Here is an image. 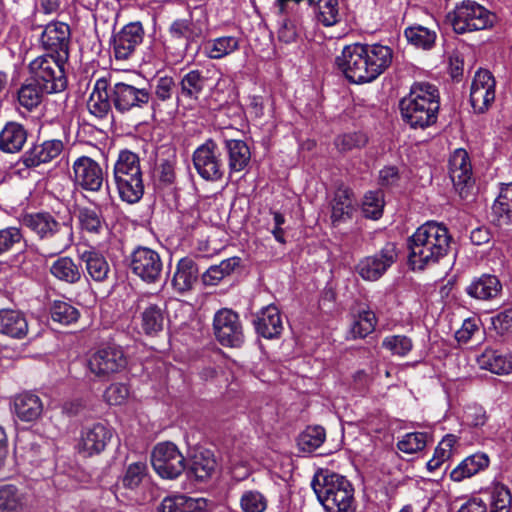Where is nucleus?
I'll return each mask as SVG.
<instances>
[{"label": "nucleus", "instance_id": "obj_32", "mask_svg": "<svg viewBox=\"0 0 512 512\" xmlns=\"http://www.w3.org/2000/svg\"><path fill=\"white\" fill-rule=\"evenodd\" d=\"M466 293L478 300L497 298L502 292V284L496 275L482 274L475 277L465 288Z\"/></svg>", "mask_w": 512, "mask_h": 512}, {"label": "nucleus", "instance_id": "obj_20", "mask_svg": "<svg viewBox=\"0 0 512 512\" xmlns=\"http://www.w3.org/2000/svg\"><path fill=\"white\" fill-rule=\"evenodd\" d=\"M495 100V79L488 70L476 72L471 84L470 103L476 113L485 112Z\"/></svg>", "mask_w": 512, "mask_h": 512}, {"label": "nucleus", "instance_id": "obj_23", "mask_svg": "<svg viewBox=\"0 0 512 512\" xmlns=\"http://www.w3.org/2000/svg\"><path fill=\"white\" fill-rule=\"evenodd\" d=\"M112 438L111 429L97 422L82 428L78 450L88 456L101 453Z\"/></svg>", "mask_w": 512, "mask_h": 512}, {"label": "nucleus", "instance_id": "obj_31", "mask_svg": "<svg viewBox=\"0 0 512 512\" xmlns=\"http://www.w3.org/2000/svg\"><path fill=\"white\" fill-rule=\"evenodd\" d=\"M28 131L16 121L7 122L0 131V150L4 153H18L27 142Z\"/></svg>", "mask_w": 512, "mask_h": 512}, {"label": "nucleus", "instance_id": "obj_4", "mask_svg": "<svg viewBox=\"0 0 512 512\" xmlns=\"http://www.w3.org/2000/svg\"><path fill=\"white\" fill-rule=\"evenodd\" d=\"M209 30V16L206 8L196 6L186 17L173 19L166 30V48L175 49L177 55L183 57L188 50Z\"/></svg>", "mask_w": 512, "mask_h": 512}, {"label": "nucleus", "instance_id": "obj_61", "mask_svg": "<svg viewBox=\"0 0 512 512\" xmlns=\"http://www.w3.org/2000/svg\"><path fill=\"white\" fill-rule=\"evenodd\" d=\"M240 505L244 512H264L267 508V499L258 491H246L240 499Z\"/></svg>", "mask_w": 512, "mask_h": 512}, {"label": "nucleus", "instance_id": "obj_53", "mask_svg": "<svg viewBox=\"0 0 512 512\" xmlns=\"http://www.w3.org/2000/svg\"><path fill=\"white\" fill-rule=\"evenodd\" d=\"M147 476V464L141 461L134 462L127 467L121 479V482L124 488L134 490L141 485V483L147 478Z\"/></svg>", "mask_w": 512, "mask_h": 512}, {"label": "nucleus", "instance_id": "obj_49", "mask_svg": "<svg viewBox=\"0 0 512 512\" xmlns=\"http://www.w3.org/2000/svg\"><path fill=\"white\" fill-rule=\"evenodd\" d=\"M377 319L375 313L370 310L359 311L353 317L350 334L353 339L365 338L375 330Z\"/></svg>", "mask_w": 512, "mask_h": 512}, {"label": "nucleus", "instance_id": "obj_22", "mask_svg": "<svg viewBox=\"0 0 512 512\" xmlns=\"http://www.w3.org/2000/svg\"><path fill=\"white\" fill-rule=\"evenodd\" d=\"M144 29L140 22H131L113 35L112 45L117 60H127L142 43Z\"/></svg>", "mask_w": 512, "mask_h": 512}, {"label": "nucleus", "instance_id": "obj_19", "mask_svg": "<svg viewBox=\"0 0 512 512\" xmlns=\"http://www.w3.org/2000/svg\"><path fill=\"white\" fill-rule=\"evenodd\" d=\"M74 182L83 190L98 192L105 181L100 164L88 156L77 158L73 165Z\"/></svg>", "mask_w": 512, "mask_h": 512}, {"label": "nucleus", "instance_id": "obj_52", "mask_svg": "<svg viewBox=\"0 0 512 512\" xmlns=\"http://www.w3.org/2000/svg\"><path fill=\"white\" fill-rule=\"evenodd\" d=\"M405 36L409 43L424 50L431 49L436 40V32L424 26H413L405 30Z\"/></svg>", "mask_w": 512, "mask_h": 512}, {"label": "nucleus", "instance_id": "obj_44", "mask_svg": "<svg viewBox=\"0 0 512 512\" xmlns=\"http://www.w3.org/2000/svg\"><path fill=\"white\" fill-rule=\"evenodd\" d=\"M78 220L83 231L99 235L107 229V223L100 209L82 207L78 211Z\"/></svg>", "mask_w": 512, "mask_h": 512}, {"label": "nucleus", "instance_id": "obj_42", "mask_svg": "<svg viewBox=\"0 0 512 512\" xmlns=\"http://www.w3.org/2000/svg\"><path fill=\"white\" fill-rule=\"evenodd\" d=\"M208 78L203 71L193 69L185 73L179 82V94L190 100H197L206 88Z\"/></svg>", "mask_w": 512, "mask_h": 512}, {"label": "nucleus", "instance_id": "obj_64", "mask_svg": "<svg viewBox=\"0 0 512 512\" xmlns=\"http://www.w3.org/2000/svg\"><path fill=\"white\" fill-rule=\"evenodd\" d=\"M23 235L20 228L7 227L0 230V255L10 251L15 244L20 243Z\"/></svg>", "mask_w": 512, "mask_h": 512}, {"label": "nucleus", "instance_id": "obj_38", "mask_svg": "<svg viewBox=\"0 0 512 512\" xmlns=\"http://www.w3.org/2000/svg\"><path fill=\"white\" fill-rule=\"evenodd\" d=\"M14 412L24 422L37 420L43 412L41 399L32 393H23L14 399Z\"/></svg>", "mask_w": 512, "mask_h": 512}, {"label": "nucleus", "instance_id": "obj_1", "mask_svg": "<svg viewBox=\"0 0 512 512\" xmlns=\"http://www.w3.org/2000/svg\"><path fill=\"white\" fill-rule=\"evenodd\" d=\"M451 236L441 223L429 221L407 239L408 263L413 270L438 263L450 249Z\"/></svg>", "mask_w": 512, "mask_h": 512}, {"label": "nucleus", "instance_id": "obj_21", "mask_svg": "<svg viewBox=\"0 0 512 512\" xmlns=\"http://www.w3.org/2000/svg\"><path fill=\"white\" fill-rule=\"evenodd\" d=\"M136 314L135 319L144 334L154 336L163 330L166 316L160 305L150 302L144 296L139 297L136 301Z\"/></svg>", "mask_w": 512, "mask_h": 512}, {"label": "nucleus", "instance_id": "obj_17", "mask_svg": "<svg viewBox=\"0 0 512 512\" xmlns=\"http://www.w3.org/2000/svg\"><path fill=\"white\" fill-rule=\"evenodd\" d=\"M213 332L218 342L227 347H240L244 342L243 328L236 312L218 310L213 318Z\"/></svg>", "mask_w": 512, "mask_h": 512}, {"label": "nucleus", "instance_id": "obj_63", "mask_svg": "<svg viewBox=\"0 0 512 512\" xmlns=\"http://www.w3.org/2000/svg\"><path fill=\"white\" fill-rule=\"evenodd\" d=\"M129 395L130 389L123 383L111 384L104 393L105 400L110 405H122L128 399Z\"/></svg>", "mask_w": 512, "mask_h": 512}, {"label": "nucleus", "instance_id": "obj_41", "mask_svg": "<svg viewBox=\"0 0 512 512\" xmlns=\"http://www.w3.org/2000/svg\"><path fill=\"white\" fill-rule=\"evenodd\" d=\"M489 465V457L485 453H475L462 460L450 473V478L455 482H461Z\"/></svg>", "mask_w": 512, "mask_h": 512}, {"label": "nucleus", "instance_id": "obj_30", "mask_svg": "<svg viewBox=\"0 0 512 512\" xmlns=\"http://www.w3.org/2000/svg\"><path fill=\"white\" fill-rule=\"evenodd\" d=\"M208 500L193 498L185 494L166 496L158 505L157 512H200L206 509Z\"/></svg>", "mask_w": 512, "mask_h": 512}, {"label": "nucleus", "instance_id": "obj_15", "mask_svg": "<svg viewBox=\"0 0 512 512\" xmlns=\"http://www.w3.org/2000/svg\"><path fill=\"white\" fill-rule=\"evenodd\" d=\"M155 472L164 479H176L185 471V458L171 442L158 443L151 455Z\"/></svg>", "mask_w": 512, "mask_h": 512}, {"label": "nucleus", "instance_id": "obj_3", "mask_svg": "<svg viewBox=\"0 0 512 512\" xmlns=\"http://www.w3.org/2000/svg\"><path fill=\"white\" fill-rule=\"evenodd\" d=\"M402 120L413 129L436 123L440 109L438 88L428 82H415L399 102Z\"/></svg>", "mask_w": 512, "mask_h": 512}, {"label": "nucleus", "instance_id": "obj_39", "mask_svg": "<svg viewBox=\"0 0 512 512\" xmlns=\"http://www.w3.org/2000/svg\"><path fill=\"white\" fill-rule=\"evenodd\" d=\"M240 42L241 39L236 36H220L206 41L203 53L209 59L219 60L239 50Z\"/></svg>", "mask_w": 512, "mask_h": 512}, {"label": "nucleus", "instance_id": "obj_54", "mask_svg": "<svg viewBox=\"0 0 512 512\" xmlns=\"http://www.w3.org/2000/svg\"><path fill=\"white\" fill-rule=\"evenodd\" d=\"M316 19L326 27L339 21L338 0H319L316 6Z\"/></svg>", "mask_w": 512, "mask_h": 512}, {"label": "nucleus", "instance_id": "obj_13", "mask_svg": "<svg viewBox=\"0 0 512 512\" xmlns=\"http://www.w3.org/2000/svg\"><path fill=\"white\" fill-rule=\"evenodd\" d=\"M193 164L201 178L216 182L223 178L225 166L221 150L213 139H207L193 153Z\"/></svg>", "mask_w": 512, "mask_h": 512}, {"label": "nucleus", "instance_id": "obj_7", "mask_svg": "<svg viewBox=\"0 0 512 512\" xmlns=\"http://www.w3.org/2000/svg\"><path fill=\"white\" fill-rule=\"evenodd\" d=\"M336 65L346 79L355 84L369 83L377 79L376 72L371 67L369 53L364 44L353 43L346 45L341 55L336 57Z\"/></svg>", "mask_w": 512, "mask_h": 512}, {"label": "nucleus", "instance_id": "obj_26", "mask_svg": "<svg viewBox=\"0 0 512 512\" xmlns=\"http://www.w3.org/2000/svg\"><path fill=\"white\" fill-rule=\"evenodd\" d=\"M63 142L58 139L44 141L34 145L22 156L20 161L26 168H34L40 164L51 162L57 158L63 150Z\"/></svg>", "mask_w": 512, "mask_h": 512}, {"label": "nucleus", "instance_id": "obj_59", "mask_svg": "<svg viewBox=\"0 0 512 512\" xmlns=\"http://www.w3.org/2000/svg\"><path fill=\"white\" fill-rule=\"evenodd\" d=\"M277 8L279 6L276 4ZM288 13V4L286 5L285 13H281L280 9H278V15L280 17L278 22V30L277 35L278 39L286 44L292 43L296 40L298 36V28L295 20L289 18L287 16Z\"/></svg>", "mask_w": 512, "mask_h": 512}, {"label": "nucleus", "instance_id": "obj_25", "mask_svg": "<svg viewBox=\"0 0 512 512\" xmlns=\"http://www.w3.org/2000/svg\"><path fill=\"white\" fill-rule=\"evenodd\" d=\"M331 222L334 226L350 220L356 207V199L352 189L339 186L330 202Z\"/></svg>", "mask_w": 512, "mask_h": 512}, {"label": "nucleus", "instance_id": "obj_16", "mask_svg": "<svg viewBox=\"0 0 512 512\" xmlns=\"http://www.w3.org/2000/svg\"><path fill=\"white\" fill-rule=\"evenodd\" d=\"M398 252L394 243H386L381 250L359 260L355 270L365 281L379 280L397 261Z\"/></svg>", "mask_w": 512, "mask_h": 512}, {"label": "nucleus", "instance_id": "obj_43", "mask_svg": "<svg viewBox=\"0 0 512 512\" xmlns=\"http://www.w3.org/2000/svg\"><path fill=\"white\" fill-rule=\"evenodd\" d=\"M482 368L494 374H509L512 372V358L493 349H486L479 357Z\"/></svg>", "mask_w": 512, "mask_h": 512}, {"label": "nucleus", "instance_id": "obj_47", "mask_svg": "<svg viewBox=\"0 0 512 512\" xmlns=\"http://www.w3.org/2000/svg\"><path fill=\"white\" fill-rule=\"evenodd\" d=\"M16 450L21 453L24 460L32 465H39L48 454L46 446H42L36 441L35 436L28 435L27 439H20L16 445Z\"/></svg>", "mask_w": 512, "mask_h": 512}, {"label": "nucleus", "instance_id": "obj_35", "mask_svg": "<svg viewBox=\"0 0 512 512\" xmlns=\"http://www.w3.org/2000/svg\"><path fill=\"white\" fill-rule=\"evenodd\" d=\"M50 274L66 284H77L81 281L83 271L80 263L70 256L58 257L49 268Z\"/></svg>", "mask_w": 512, "mask_h": 512}, {"label": "nucleus", "instance_id": "obj_29", "mask_svg": "<svg viewBox=\"0 0 512 512\" xmlns=\"http://www.w3.org/2000/svg\"><path fill=\"white\" fill-rule=\"evenodd\" d=\"M253 323L257 333L267 339L279 337L283 330L280 312L274 305L263 308Z\"/></svg>", "mask_w": 512, "mask_h": 512}, {"label": "nucleus", "instance_id": "obj_60", "mask_svg": "<svg viewBox=\"0 0 512 512\" xmlns=\"http://www.w3.org/2000/svg\"><path fill=\"white\" fill-rule=\"evenodd\" d=\"M368 139L362 132H350L339 135L334 140V145L339 152H348L366 145Z\"/></svg>", "mask_w": 512, "mask_h": 512}, {"label": "nucleus", "instance_id": "obj_62", "mask_svg": "<svg viewBox=\"0 0 512 512\" xmlns=\"http://www.w3.org/2000/svg\"><path fill=\"white\" fill-rule=\"evenodd\" d=\"M488 416L486 410L478 404L467 405L464 414L463 421L472 427H482L486 424Z\"/></svg>", "mask_w": 512, "mask_h": 512}, {"label": "nucleus", "instance_id": "obj_27", "mask_svg": "<svg viewBox=\"0 0 512 512\" xmlns=\"http://www.w3.org/2000/svg\"><path fill=\"white\" fill-rule=\"evenodd\" d=\"M449 174L453 185L463 197L465 188L472 181V167L468 153L464 149H457L452 154L449 160Z\"/></svg>", "mask_w": 512, "mask_h": 512}, {"label": "nucleus", "instance_id": "obj_50", "mask_svg": "<svg viewBox=\"0 0 512 512\" xmlns=\"http://www.w3.org/2000/svg\"><path fill=\"white\" fill-rule=\"evenodd\" d=\"M23 506L24 495L16 486H0V512H19Z\"/></svg>", "mask_w": 512, "mask_h": 512}, {"label": "nucleus", "instance_id": "obj_58", "mask_svg": "<svg viewBox=\"0 0 512 512\" xmlns=\"http://www.w3.org/2000/svg\"><path fill=\"white\" fill-rule=\"evenodd\" d=\"M384 207L383 193L382 191H369L365 194L362 211L365 217L371 219H378L382 216Z\"/></svg>", "mask_w": 512, "mask_h": 512}, {"label": "nucleus", "instance_id": "obj_56", "mask_svg": "<svg viewBox=\"0 0 512 512\" xmlns=\"http://www.w3.org/2000/svg\"><path fill=\"white\" fill-rule=\"evenodd\" d=\"M382 347L392 355L404 357L412 350L413 342L406 335H389L383 339Z\"/></svg>", "mask_w": 512, "mask_h": 512}, {"label": "nucleus", "instance_id": "obj_51", "mask_svg": "<svg viewBox=\"0 0 512 512\" xmlns=\"http://www.w3.org/2000/svg\"><path fill=\"white\" fill-rule=\"evenodd\" d=\"M325 438L326 432L322 426H308L298 436V446L304 452H312L323 444Z\"/></svg>", "mask_w": 512, "mask_h": 512}, {"label": "nucleus", "instance_id": "obj_14", "mask_svg": "<svg viewBox=\"0 0 512 512\" xmlns=\"http://www.w3.org/2000/svg\"><path fill=\"white\" fill-rule=\"evenodd\" d=\"M128 267L143 282L153 284L161 279L163 261L157 251L138 246L128 257Z\"/></svg>", "mask_w": 512, "mask_h": 512}, {"label": "nucleus", "instance_id": "obj_12", "mask_svg": "<svg viewBox=\"0 0 512 512\" xmlns=\"http://www.w3.org/2000/svg\"><path fill=\"white\" fill-rule=\"evenodd\" d=\"M109 95L115 110L126 114L147 107L152 100V94L148 87L119 81L109 89Z\"/></svg>", "mask_w": 512, "mask_h": 512}, {"label": "nucleus", "instance_id": "obj_2", "mask_svg": "<svg viewBox=\"0 0 512 512\" xmlns=\"http://www.w3.org/2000/svg\"><path fill=\"white\" fill-rule=\"evenodd\" d=\"M21 224L41 243V255L53 257L67 251L74 243L72 220L59 221L47 211L25 213Z\"/></svg>", "mask_w": 512, "mask_h": 512}, {"label": "nucleus", "instance_id": "obj_5", "mask_svg": "<svg viewBox=\"0 0 512 512\" xmlns=\"http://www.w3.org/2000/svg\"><path fill=\"white\" fill-rule=\"evenodd\" d=\"M311 487L326 512L354 511V489L346 477L321 470L314 475Z\"/></svg>", "mask_w": 512, "mask_h": 512}, {"label": "nucleus", "instance_id": "obj_33", "mask_svg": "<svg viewBox=\"0 0 512 512\" xmlns=\"http://www.w3.org/2000/svg\"><path fill=\"white\" fill-rule=\"evenodd\" d=\"M80 261L85 265L87 276L97 283L108 280L111 269L106 257L95 249L85 250L80 254Z\"/></svg>", "mask_w": 512, "mask_h": 512}, {"label": "nucleus", "instance_id": "obj_45", "mask_svg": "<svg viewBox=\"0 0 512 512\" xmlns=\"http://www.w3.org/2000/svg\"><path fill=\"white\" fill-rule=\"evenodd\" d=\"M44 94H46V90L33 79L29 78L19 88L17 99L22 107L31 111L40 105Z\"/></svg>", "mask_w": 512, "mask_h": 512}, {"label": "nucleus", "instance_id": "obj_28", "mask_svg": "<svg viewBox=\"0 0 512 512\" xmlns=\"http://www.w3.org/2000/svg\"><path fill=\"white\" fill-rule=\"evenodd\" d=\"M25 314L15 309L0 310V334L12 339H23L28 334Z\"/></svg>", "mask_w": 512, "mask_h": 512}, {"label": "nucleus", "instance_id": "obj_46", "mask_svg": "<svg viewBox=\"0 0 512 512\" xmlns=\"http://www.w3.org/2000/svg\"><path fill=\"white\" fill-rule=\"evenodd\" d=\"M364 48L369 53L371 67L375 70L378 78L391 66L393 50L389 46L382 44H364Z\"/></svg>", "mask_w": 512, "mask_h": 512}, {"label": "nucleus", "instance_id": "obj_37", "mask_svg": "<svg viewBox=\"0 0 512 512\" xmlns=\"http://www.w3.org/2000/svg\"><path fill=\"white\" fill-rule=\"evenodd\" d=\"M198 273L197 265L193 259L188 257L180 259L172 279L174 289L180 293L191 290L198 279Z\"/></svg>", "mask_w": 512, "mask_h": 512}, {"label": "nucleus", "instance_id": "obj_48", "mask_svg": "<svg viewBox=\"0 0 512 512\" xmlns=\"http://www.w3.org/2000/svg\"><path fill=\"white\" fill-rule=\"evenodd\" d=\"M492 211L499 222H512V183L502 185Z\"/></svg>", "mask_w": 512, "mask_h": 512}, {"label": "nucleus", "instance_id": "obj_8", "mask_svg": "<svg viewBox=\"0 0 512 512\" xmlns=\"http://www.w3.org/2000/svg\"><path fill=\"white\" fill-rule=\"evenodd\" d=\"M67 61L51 55L38 56L29 63L30 78L41 85L46 94L62 92L68 84L64 68Z\"/></svg>", "mask_w": 512, "mask_h": 512}, {"label": "nucleus", "instance_id": "obj_6", "mask_svg": "<svg viewBox=\"0 0 512 512\" xmlns=\"http://www.w3.org/2000/svg\"><path fill=\"white\" fill-rule=\"evenodd\" d=\"M113 179L120 199L128 204L138 203L145 191L143 172L139 156L122 150L113 167Z\"/></svg>", "mask_w": 512, "mask_h": 512}, {"label": "nucleus", "instance_id": "obj_57", "mask_svg": "<svg viewBox=\"0 0 512 512\" xmlns=\"http://www.w3.org/2000/svg\"><path fill=\"white\" fill-rule=\"evenodd\" d=\"M428 435L422 432L405 434L397 443L399 451L406 454H414L422 451L427 445Z\"/></svg>", "mask_w": 512, "mask_h": 512}, {"label": "nucleus", "instance_id": "obj_9", "mask_svg": "<svg viewBox=\"0 0 512 512\" xmlns=\"http://www.w3.org/2000/svg\"><path fill=\"white\" fill-rule=\"evenodd\" d=\"M447 20L456 33L464 34L491 27L495 21V15L480 4L467 0L449 12Z\"/></svg>", "mask_w": 512, "mask_h": 512}, {"label": "nucleus", "instance_id": "obj_11", "mask_svg": "<svg viewBox=\"0 0 512 512\" xmlns=\"http://www.w3.org/2000/svg\"><path fill=\"white\" fill-rule=\"evenodd\" d=\"M512 497L507 486L493 483L484 492L470 497L458 512H510Z\"/></svg>", "mask_w": 512, "mask_h": 512}, {"label": "nucleus", "instance_id": "obj_55", "mask_svg": "<svg viewBox=\"0 0 512 512\" xmlns=\"http://www.w3.org/2000/svg\"><path fill=\"white\" fill-rule=\"evenodd\" d=\"M79 316L78 309L66 301H54L51 307V318L60 324L69 325L74 323Z\"/></svg>", "mask_w": 512, "mask_h": 512}, {"label": "nucleus", "instance_id": "obj_24", "mask_svg": "<svg viewBox=\"0 0 512 512\" xmlns=\"http://www.w3.org/2000/svg\"><path fill=\"white\" fill-rule=\"evenodd\" d=\"M109 82L102 77L96 80L93 90L87 101V109L91 115L99 120L112 119V101L109 95Z\"/></svg>", "mask_w": 512, "mask_h": 512}, {"label": "nucleus", "instance_id": "obj_40", "mask_svg": "<svg viewBox=\"0 0 512 512\" xmlns=\"http://www.w3.org/2000/svg\"><path fill=\"white\" fill-rule=\"evenodd\" d=\"M216 468V461L210 451H200L193 455L186 470L187 476L197 481L208 480Z\"/></svg>", "mask_w": 512, "mask_h": 512}, {"label": "nucleus", "instance_id": "obj_10", "mask_svg": "<svg viewBox=\"0 0 512 512\" xmlns=\"http://www.w3.org/2000/svg\"><path fill=\"white\" fill-rule=\"evenodd\" d=\"M127 358L121 346L107 345L93 352L86 361V367L95 379L108 381L110 377L123 371Z\"/></svg>", "mask_w": 512, "mask_h": 512}, {"label": "nucleus", "instance_id": "obj_18", "mask_svg": "<svg viewBox=\"0 0 512 512\" xmlns=\"http://www.w3.org/2000/svg\"><path fill=\"white\" fill-rule=\"evenodd\" d=\"M71 41V30L68 24L59 21H52L45 25L39 42L46 55L61 59H69V48Z\"/></svg>", "mask_w": 512, "mask_h": 512}, {"label": "nucleus", "instance_id": "obj_34", "mask_svg": "<svg viewBox=\"0 0 512 512\" xmlns=\"http://www.w3.org/2000/svg\"><path fill=\"white\" fill-rule=\"evenodd\" d=\"M149 89L152 94L150 105L153 109H156L162 103L171 102L174 97L179 101L181 96L174 78L167 75L152 79Z\"/></svg>", "mask_w": 512, "mask_h": 512}, {"label": "nucleus", "instance_id": "obj_36", "mask_svg": "<svg viewBox=\"0 0 512 512\" xmlns=\"http://www.w3.org/2000/svg\"><path fill=\"white\" fill-rule=\"evenodd\" d=\"M224 149L228 157L230 176L243 171L249 165L251 152L243 140L227 139L224 141Z\"/></svg>", "mask_w": 512, "mask_h": 512}]
</instances>
